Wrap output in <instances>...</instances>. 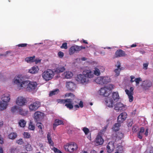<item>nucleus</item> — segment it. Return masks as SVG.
<instances>
[{
  "instance_id": "f257e3e1",
  "label": "nucleus",
  "mask_w": 153,
  "mask_h": 153,
  "mask_svg": "<svg viewBox=\"0 0 153 153\" xmlns=\"http://www.w3.org/2000/svg\"><path fill=\"white\" fill-rule=\"evenodd\" d=\"M66 97H70L71 98L66 99H59L58 102L61 103L65 104V106L67 108L71 110L74 107L76 110H77L79 107H83V102L82 101L76 98L75 95L71 93H67L65 94Z\"/></svg>"
},
{
  "instance_id": "f03ea898",
  "label": "nucleus",
  "mask_w": 153,
  "mask_h": 153,
  "mask_svg": "<svg viewBox=\"0 0 153 153\" xmlns=\"http://www.w3.org/2000/svg\"><path fill=\"white\" fill-rule=\"evenodd\" d=\"M63 147L66 152L70 153L73 152L78 148L77 144L73 142L66 143Z\"/></svg>"
},
{
  "instance_id": "7ed1b4c3",
  "label": "nucleus",
  "mask_w": 153,
  "mask_h": 153,
  "mask_svg": "<svg viewBox=\"0 0 153 153\" xmlns=\"http://www.w3.org/2000/svg\"><path fill=\"white\" fill-rule=\"evenodd\" d=\"M54 75L53 71L51 69H48L42 74L43 79L46 81H48L52 79Z\"/></svg>"
},
{
  "instance_id": "20e7f679",
  "label": "nucleus",
  "mask_w": 153,
  "mask_h": 153,
  "mask_svg": "<svg viewBox=\"0 0 153 153\" xmlns=\"http://www.w3.org/2000/svg\"><path fill=\"white\" fill-rule=\"evenodd\" d=\"M111 79L110 78L107 76H100L98 77L95 79V82L97 84L101 85L107 84L110 82Z\"/></svg>"
},
{
  "instance_id": "39448f33",
  "label": "nucleus",
  "mask_w": 153,
  "mask_h": 153,
  "mask_svg": "<svg viewBox=\"0 0 153 153\" xmlns=\"http://www.w3.org/2000/svg\"><path fill=\"white\" fill-rule=\"evenodd\" d=\"M75 79L77 82L82 84H86L89 81L88 77L83 74L77 75L75 77Z\"/></svg>"
},
{
  "instance_id": "423d86ee",
  "label": "nucleus",
  "mask_w": 153,
  "mask_h": 153,
  "mask_svg": "<svg viewBox=\"0 0 153 153\" xmlns=\"http://www.w3.org/2000/svg\"><path fill=\"white\" fill-rule=\"evenodd\" d=\"M85 47L82 46H79L76 45L72 46L69 49V53L70 55H72L75 52H78L82 49H85Z\"/></svg>"
},
{
  "instance_id": "0eeeda50",
  "label": "nucleus",
  "mask_w": 153,
  "mask_h": 153,
  "mask_svg": "<svg viewBox=\"0 0 153 153\" xmlns=\"http://www.w3.org/2000/svg\"><path fill=\"white\" fill-rule=\"evenodd\" d=\"M41 105V102L38 101L32 102L28 107L30 111H35L37 110Z\"/></svg>"
},
{
  "instance_id": "6e6552de",
  "label": "nucleus",
  "mask_w": 153,
  "mask_h": 153,
  "mask_svg": "<svg viewBox=\"0 0 153 153\" xmlns=\"http://www.w3.org/2000/svg\"><path fill=\"white\" fill-rule=\"evenodd\" d=\"M27 89V91L31 92L35 89L37 84L36 82H32L29 80Z\"/></svg>"
},
{
  "instance_id": "1a4fd4ad",
  "label": "nucleus",
  "mask_w": 153,
  "mask_h": 153,
  "mask_svg": "<svg viewBox=\"0 0 153 153\" xmlns=\"http://www.w3.org/2000/svg\"><path fill=\"white\" fill-rule=\"evenodd\" d=\"M127 114L125 112H123L120 114L117 117V122L120 123H123L126 119Z\"/></svg>"
},
{
  "instance_id": "9d476101",
  "label": "nucleus",
  "mask_w": 153,
  "mask_h": 153,
  "mask_svg": "<svg viewBox=\"0 0 153 153\" xmlns=\"http://www.w3.org/2000/svg\"><path fill=\"white\" fill-rule=\"evenodd\" d=\"M125 107L124 105L120 102H117L114 105V109L117 111H121L124 109Z\"/></svg>"
},
{
  "instance_id": "9b49d317",
  "label": "nucleus",
  "mask_w": 153,
  "mask_h": 153,
  "mask_svg": "<svg viewBox=\"0 0 153 153\" xmlns=\"http://www.w3.org/2000/svg\"><path fill=\"white\" fill-rule=\"evenodd\" d=\"M82 74L88 77V79L89 78H92L94 76L93 73L90 70H84L82 72Z\"/></svg>"
},
{
  "instance_id": "f8f14e48",
  "label": "nucleus",
  "mask_w": 153,
  "mask_h": 153,
  "mask_svg": "<svg viewBox=\"0 0 153 153\" xmlns=\"http://www.w3.org/2000/svg\"><path fill=\"white\" fill-rule=\"evenodd\" d=\"M100 94L101 95H102L104 97H108L110 95L108 90L105 87L101 88L100 90Z\"/></svg>"
},
{
  "instance_id": "ddd939ff",
  "label": "nucleus",
  "mask_w": 153,
  "mask_h": 153,
  "mask_svg": "<svg viewBox=\"0 0 153 153\" xmlns=\"http://www.w3.org/2000/svg\"><path fill=\"white\" fill-rule=\"evenodd\" d=\"M28 82L29 80L24 81L22 82L20 81V90L25 89L27 91Z\"/></svg>"
},
{
  "instance_id": "4468645a",
  "label": "nucleus",
  "mask_w": 153,
  "mask_h": 153,
  "mask_svg": "<svg viewBox=\"0 0 153 153\" xmlns=\"http://www.w3.org/2000/svg\"><path fill=\"white\" fill-rule=\"evenodd\" d=\"M114 149V142L112 141L109 142L107 146V150L108 152L111 153L112 152Z\"/></svg>"
},
{
  "instance_id": "2eb2a0df",
  "label": "nucleus",
  "mask_w": 153,
  "mask_h": 153,
  "mask_svg": "<svg viewBox=\"0 0 153 153\" xmlns=\"http://www.w3.org/2000/svg\"><path fill=\"white\" fill-rule=\"evenodd\" d=\"M126 54L125 52L121 49H119L116 51L114 56L115 58L125 56Z\"/></svg>"
},
{
  "instance_id": "dca6fc26",
  "label": "nucleus",
  "mask_w": 153,
  "mask_h": 153,
  "mask_svg": "<svg viewBox=\"0 0 153 153\" xmlns=\"http://www.w3.org/2000/svg\"><path fill=\"white\" fill-rule=\"evenodd\" d=\"M43 113L39 111L36 112L34 114V119L36 122L40 121L42 117Z\"/></svg>"
},
{
  "instance_id": "f3484780",
  "label": "nucleus",
  "mask_w": 153,
  "mask_h": 153,
  "mask_svg": "<svg viewBox=\"0 0 153 153\" xmlns=\"http://www.w3.org/2000/svg\"><path fill=\"white\" fill-rule=\"evenodd\" d=\"M113 100L111 98H110L108 97L105 101L106 105L109 107H113L114 106Z\"/></svg>"
},
{
  "instance_id": "a211bd4d",
  "label": "nucleus",
  "mask_w": 153,
  "mask_h": 153,
  "mask_svg": "<svg viewBox=\"0 0 153 153\" xmlns=\"http://www.w3.org/2000/svg\"><path fill=\"white\" fill-rule=\"evenodd\" d=\"M10 96L9 94H4L1 98L2 101L8 103L10 99Z\"/></svg>"
},
{
  "instance_id": "6ab92c4d",
  "label": "nucleus",
  "mask_w": 153,
  "mask_h": 153,
  "mask_svg": "<svg viewBox=\"0 0 153 153\" xmlns=\"http://www.w3.org/2000/svg\"><path fill=\"white\" fill-rule=\"evenodd\" d=\"M95 142L96 145H101L103 144L104 140L101 136L100 135H98L95 139Z\"/></svg>"
},
{
  "instance_id": "aec40b11",
  "label": "nucleus",
  "mask_w": 153,
  "mask_h": 153,
  "mask_svg": "<svg viewBox=\"0 0 153 153\" xmlns=\"http://www.w3.org/2000/svg\"><path fill=\"white\" fill-rule=\"evenodd\" d=\"M27 101L26 99L23 97H20V107L26 105Z\"/></svg>"
},
{
  "instance_id": "412c9836",
  "label": "nucleus",
  "mask_w": 153,
  "mask_h": 153,
  "mask_svg": "<svg viewBox=\"0 0 153 153\" xmlns=\"http://www.w3.org/2000/svg\"><path fill=\"white\" fill-rule=\"evenodd\" d=\"M39 70V68L36 66H35L32 67L31 69L29 70V72L30 73L34 74L38 73Z\"/></svg>"
},
{
  "instance_id": "4be33fe9",
  "label": "nucleus",
  "mask_w": 153,
  "mask_h": 153,
  "mask_svg": "<svg viewBox=\"0 0 153 153\" xmlns=\"http://www.w3.org/2000/svg\"><path fill=\"white\" fill-rule=\"evenodd\" d=\"M26 108L23 109L21 107H20V114L25 116L27 115L28 113V111L27 109V107L25 106Z\"/></svg>"
},
{
  "instance_id": "5701e85b",
  "label": "nucleus",
  "mask_w": 153,
  "mask_h": 153,
  "mask_svg": "<svg viewBox=\"0 0 153 153\" xmlns=\"http://www.w3.org/2000/svg\"><path fill=\"white\" fill-rule=\"evenodd\" d=\"M8 105V103L4 102L2 101H0V111H2L6 109Z\"/></svg>"
},
{
  "instance_id": "b1692460",
  "label": "nucleus",
  "mask_w": 153,
  "mask_h": 153,
  "mask_svg": "<svg viewBox=\"0 0 153 153\" xmlns=\"http://www.w3.org/2000/svg\"><path fill=\"white\" fill-rule=\"evenodd\" d=\"M143 86L145 88H147L151 87L152 85L151 81L148 80H146L143 82Z\"/></svg>"
},
{
  "instance_id": "393cba45",
  "label": "nucleus",
  "mask_w": 153,
  "mask_h": 153,
  "mask_svg": "<svg viewBox=\"0 0 153 153\" xmlns=\"http://www.w3.org/2000/svg\"><path fill=\"white\" fill-rule=\"evenodd\" d=\"M125 91L126 94L128 95V98L129 99V101L130 102H131L133 101V94L129 93V90L128 89H126Z\"/></svg>"
},
{
  "instance_id": "a878e982",
  "label": "nucleus",
  "mask_w": 153,
  "mask_h": 153,
  "mask_svg": "<svg viewBox=\"0 0 153 153\" xmlns=\"http://www.w3.org/2000/svg\"><path fill=\"white\" fill-rule=\"evenodd\" d=\"M121 123H115L112 128L113 131H118L120 129V127L121 126Z\"/></svg>"
},
{
  "instance_id": "bb28decb",
  "label": "nucleus",
  "mask_w": 153,
  "mask_h": 153,
  "mask_svg": "<svg viewBox=\"0 0 153 153\" xmlns=\"http://www.w3.org/2000/svg\"><path fill=\"white\" fill-rule=\"evenodd\" d=\"M54 125L55 126H58L60 125H63V122L62 120H59V119H56L55 120L54 122Z\"/></svg>"
},
{
  "instance_id": "cd10ccee",
  "label": "nucleus",
  "mask_w": 153,
  "mask_h": 153,
  "mask_svg": "<svg viewBox=\"0 0 153 153\" xmlns=\"http://www.w3.org/2000/svg\"><path fill=\"white\" fill-rule=\"evenodd\" d=\"M65 68L64 67L60 66L56 68L55 72L57 73L62 72L65 70Z\"/></svg>"
},
{
  "instance_id": "c85d7f7f",
  "label": "nucleus",
  "mask_w": 153,
  "mask_h": 153,
  "mask_svg": "<svg viewBox=\"0 0 153 153\" xmlns=\"http://www.w3.org/2000/svg\"><path fill=\"white\" fill-rule=\"evenodd\" d=\"M47 138L49 144L51 146H53L54 145V143L51 139V134L50 133H48L47 134Z\"/></svg>"
},
{
  "instance_id": "c756f323",
  "label": "nucleus",
  "mask_w": 153,
  "mask_h": 153,
  "mask_svg": "<svg viewBox=\"0 0 153 153\" xmlns=\"http://www.w3.org/2000/svg\"><path fill=\"white\" fill-rule=\"evenodd\" d=\"M64 74L65 78L66 79H70L73 76L72 73L69 71L65 72Z\"/></svg>"
},
{
  "instance_id": "7c9ffc66",
  "label": "nucleus",
  "mask_w": 153,
  "mask_h": 153,
  "mask_svg": "<svg viewBox=\"0 0 153 153\" xmlns=\"http://www.w3.org/2000/svg\"><path fill=\"white\" fill-rule=\"evenodd\" d=\"M114 137L118 140H120L124 137V134L120 132H117L116 133Z\"/></svg>"
},
{
  "instance_id": "2f4dec72",
  "label": "nucleus",
  "mask_w": 153,
  "mask_h": 153,
  "mask_svg": "<svg viewBox=\"0 0 153 153\" xmlns=\"http://www.w3.org/2000/svg\"><path fill=\"white\" fill-rule=\"evenodd\" d=\"M35 56H33L32 57H27L25 59V60L28 63H31L34 61Z\"/></svg>"
},
{
  "instance_id": "473e14b6",
  "label": "nucleus",
  "mask_w": 153,
  "mask_h": 153,
  "mask_svg": "<svg viewBox=\"0 0 153 153\" xmlns=\"http://www.w3.org/2000/svg\"><path fill=\"white\" fill-rule=\"evenodd\" d=\"M112 97L113 100H117L119 98V96L118 92H113L112 94Z\"/></svg>"
},
{
  "instance_id": "72a5a7b5",
  "label": "nucleus",
  "mask_w": 153,
  "mask_h": 153,
  "mask_svg": "<svg viewBox=\"0 0 153 153\" xmlns=\"http://www.w3.org/2000/svg\"><path fill=\"white\" fill-rule=\"evenodd\" d=\"M17 136V134L16 133H11L8 135L9 138L11 139H14Z\"/></svg>"
},
{
  "instance_id": "f704fd0d",
  "label": "nucleus",
  "mask_w": 153,
  "mask_h": 153,
  "mask_svg": "<svg viewBox=\"0 0 153 153\" xmlns=\"http://www.w3.org/2000/svg\"><path fill=\"white\" fill-rule=\"evenodd\" d=\"M59 92V90L58 89H56L51 91L49 94V96H51L53 95L57 94Z\"/></svg>"
},
{
  "instance_id": "c9c22d12",
  "label": "nucleus",
  "mask_w": 153,
  "mask_h": 153,
  "mask_svg": "<svg viewBox=\"0 0 153 153\" xmlns=\"http://www.w3.org/2000/svg\"><path fill=\"white\" fill-rule=\"evenodd\" d=\"M101 70H100L101 71ZM100 72L99 70V68L97 67H95L94 70V74L97 76H99L100 74Z\"/></svg>"
},
{
  "instance_id": "e433bc0d",
  "label": "nucleus",
  "mask_w": 153,
  "mask_h": 153,
  "mask_svg": "<svg viewBox=\"0 0 153 153\" xmlns=\"http://www.w3.org/2000/svg\"><path fill=\"white\" fill-rule=\"evenodd\" d=\"M13 82L14 84L18 85L19 83V75L15 77L13 80Z\"/></svg>"
},
{
  "instance_id": "4c0bfd02",
  "label": "nucleus",
  "mask_w": 153,
  "mask_h": 153,
  "mask_svg": "<svg viewBox=\"0 0 153 153\" xmlns=\"http://www.w3.org/2000/svg\"><path fill=\"white\" fill-rule=\"evenodd\" d=\"M108 90L109 94H110L111 93V90L114 88V86L112 84H109L106 87H105Z\"/></svg>"
},
{
  "instance_id": "58836bf2",
  "label": "nucleus",
  "mask_w": 153,
  "mask_h": 153,
  "mask_svg": "<svg viewBox=\"0 0 153 153\" xmlns=\"http://www.w3.org/2000/svg\"><path fill=\"white\" fill-rule=\"evenodd\" d=\"M25 146V149L27 151H30L32 149V147L31 145L29 144L27 142H26V145Z\"/></svg>"
},
{
  "instance_id": "ea45409f",
  "label": "nucleus",
  "mask_w": 153,
  "mask_h": 153,
  "mask_svg": "<svg viewBox=\"0 0 153 153\" xmlns=\"http://www.w3.org/2000/svg\"><path fill=\"white\" fill-rule=\"evenodd\" d=\"M123 69V67H121L120 68H117L115 69L114 70V72L116 74V76H118L120 74V71Z\"/></svg>"
},
{
  "instance_id": "a19ab883",
  "label": "nucleus",
  "mask_w": 153,
  "mask_h": 153,
  "mask_svg": "<svg viewBox=\"0 0 153 153\" xmlns=\"http://www.w3.org/2000/svg\"><path fill=\"white\" fill-rule=\"evenodd\" d=\"M26 122L24 120H20V126L21 127H24L26 125Z\"/></svg>"
},
{
  "instance_id": "79ce46f5",
  "label": "nucleus",
  "mask_w": 153,
  "mask_h": 153,
  "mask_svg": "<svg viewBox=\"0 0 153 153\" xmlns=\"http://www.w3.org/2000/svg\"><path fill=\"white\" fill-rule=\"evenodd\" d=\"M36 125L39 129V132H42L43 131L42 129L43 125L42 124L40 123H37L36 124Z\"/></svg>"
},
{
  "instance_id": "37998d69",
  "label": "nucleus",
  "mask_w": 153,
  "mask_h": 153,
  "mask_svg": "<svg viewBox=\"0 0 153 153\" xmlns=\"http://www.w3.org/2000/svg\"><path fill=\"white\" fill-rule=\"evenodd\" d=\"M28 128L29 129L32 130H34L35 129V126L33 124L32 122H30Z\"/></svg>"
},
{
  "instance_id": "c03bdc74",
  "label": "nucleus",
  "mask_w": 153,
  "mask_h": 153,
  "mask_svg": "<svg viewBox=\"0 0 153 153\" xmlns=\"http://www.w3.org/2000/svg\"><path fill=\"white\" fill-rule=\"evenodd\" d=\"M19 108V107L16 105H15L12 107L11 110V111L13 113H15L16 111Z\"/></svg>"
},
{
  "instance_id": "a18cd8bd",
  "label": "nucleus",
  "mask_w": 153,
  "mask_h": 153,
  "mask_svg": "<svg viewBox=\"0 0 153 153\" xmlns=\"http://www.w3.org/2000/svg\"><path fill=\"white\" fill-rule=\"evenodd\" d=\"M134 81L136 82V85L137 86L138 85L140 82L141 81L142 79L140 77H138L135 79Z\"/></svg>"
},
{
  "instance_id": "49530a36",
  "label": "nucleus",
  "mask_w": 153,
  "mask_h": 153,
  "mask_svg": "<svg viewBox=\"0 0 153 153\" xmlns=\"http://www.w3.org/2000/svg\"><path fill=\"white\" fill-rule=\"evenodd\" d=\"M24 137L25 138H29L30 136L29 133L27 132H24L23 134Z\"/></svg>"
},
{
  "instance_id": "de8ad7c7",
  "label": "nucleus",
  "mask_w": 153,
  "mask_h": 153,
  "mask_svg": "<svg viewBox=\"0 0 153 153\" xmlns=\"http://www.w3.org/2000/svg\"><path fill=\"white\" fill-rule=\"evenodd\" d=\"M52 150L54 151L55 153H62L61 151L55 147H53Z\"/></svg>"
},
{
  "instance_id": "09e8293b",
  "label": "nucleus",
  "mask_w": 153,
  "mask_h": 153,
  "mask_svg": "<svg viewBox=\"0 0 153 153\" xmlns=\"http://www.w3.org/2000/svg\"><path fill=\"white\" fill-rule=\"evenodd\" d=\"M82 130L85 135L88 134V133L89 132V129L88 128L86 127H84L83 128Z\"/></svg>"
},
{
  "instance_id": "8fccbe9b",
  "label": "nucleus",
  "mask_w": 153,
  "mask_h": 153,
  "mask_svg": "<svg viewBox=\"0 0 153 153\" xmlns=\"http://www.w3.org/2000/svg\"><path fill=\"white\" fill-rule=\"evenodd\" d=\"M61 49H67L68 48L67 43L66 42L63 43L60 47Z\"/></svg>"
},
{
  "instance_id": "3c124183",
  "label": "nucleus",
  "mask_w": 153,
  "mask_h": 153,
  "mask_svg": "<svg viewBox=\"0 0 153 153\" xmlns=\"http://www.w3.org/2000/svg\"><path fill=\"white\" fill-rule=\"evenodd\" d=\"M74 85V83L72 82H69L67 83L66 85V87L69 89H71V86Z\"/></svg>"
},
{
  "instance_id": "603ef678",
  "label": "nucleus",
  "mask_w": 153,
  "mask_h": 153,
  "mask_svg": "<svg viewBox=\"0 0 153 153\" xmlns=\"http://www.w3.org/2000/svg\"><path fill=\"white\" fill-rule=\"evenodd\" d=\"M138 127L136 126H133L132 129V131L134 132H136L137 131Z\"/></svg>"
},
{
  "instance_id": "864d4df0",
  "label": "nucleus",
  "mask_w": 153,
  "mask_h": 153,
  "mask_svg": "<svg viewBox=\"0 0 153 153\" xmlns=\"http://www.w3.org/2000/svg\"><path fill=\"white\" fill-rule=\"evenodd\" d=\"M128 127H131L133 124V121L131 120H128Z\"/></svg>"
},
{
  "instance_id": "5fc2aeb1",
  "label": "nucleus",
  "mask_w": 153,
  "mask_h": 153,
  "mask_svg": "<svg viewBox=\"0 0 153 153\" xmlns=\"http://www.w3.org/2000/svg\"><path fill=\"white\" fill-rule=\"evenodd\" d=\"M58 55L59 57L62 58L64 56V54L62 52L59 51L58 53Z\"/></svg>"
},
{
  "instance_id": "6e6d98bb",
  "label": "nucleus",
  "mask_w": 153,
  "mask_h": 153,
  "mask_svg": "<svg viewBox=\"0 0 153 153\" xmlns=\"http://www.w3.org/2000/svg\"><path fill=\"white\" fill-rule=\"evenodd\" d=\"M98 68H99V70H101V71H100V72L102 73L104 71H105V68L104 67L102 66V67H97Z\"/></svg>"
},
{
  "instance_id": "4d7b16f0",
  "label": "nucleus",
  "mask_w": 153,
  "mask_h": 153,
  "mask_svg": "<svg viewBox=\"0 0 153 153\" xmlns=\"http://www.w3.org/2000/svg\"><path fill=\"white\" fill-rule=\"evenodd\" d=\"M117 65H115V66L117 68H120L121 64L119 61L117 62Z\"/></svg>"
},
{
  "instance_id": "13d9d810",
  "label": "nucleus",
  "mask_w": 153,
  "mask_h": 153,
  "mask_svg": "<svg viewBox=\"0 0 153 153\" xmlns=\"http://www.w3.org/2000/svg\"><path fill=\"white\" fill-rule=\"evenodd\" d=\"M149 63H144L143 64V68L145 70H146L148 68V66Z\"/></svg>"
},
{
  "instance_id": "bf43d9fd",
  "label": "nucleus",
  "mask_w": 153,
  "mask_h": 153,
  "mask_svg": "<svg viewBox=\"0 0 153 153\" xmlns=\"http://www.w3.org/2000/svg\"><path fill=\"white\" fill-rule=\"evenodd\" d=\"M26 143H24L22 139H20V145H22L24 147L25 146Z\"/></svg>"
},
{
  "instance_id": "052dcab7",
  "label": "nucleus",
  "mask_w": 153,
  "mask_h": 153,
  "mask_svg": "<svg viewBox=\"0 0 153 153\" xmlns=\"http://www.w3.org/2000/svg\"><path fill=\"white\" fill-rule=\"evenodd\" d=\"M145 131V128L143 127H141L140 128V131L138 132L139 133H143Z\"/></svg>"
},
{
  "instance_id": "680f3d73",
  "label": "nucleus",
  "mask_w": 153,
  "mask_h": 153,
  "mask_svg": "<svg viewBox=\"0 0 153 153\" xmlns=\"http://www.w3.org/2000/svg\"><path fill=\"white\" fill-rule=\"evenodd\" d=\"M130 79H131L130 80V82L131 83H132L135 81H134V80H133V79H135V77L133 76H130Z\"/></svg>"
},
{
  "instance_id": "e2e57ef3",
  "label": "nucleus",
  "mask_w": 153,
  "mask_h": 153,
  "mask_svg": "<svg viewBox=\"0 0 153 153\" xmlns=\"http://www.w3.org/2000/svg\"><path fill=\"white\" fill-rule=\"evenodd\" d=\"M137 137L138 138L140 139H142V133H140L138 132Z\"/></svg>"
},
{
  "instance_id": "0e129e2a",
  "label": "nucleus",
  "mask_w": 153,
  "mask_h": 153,
  "mask_svg": "<svg viewBox=\"0 0 153 153\" xmlns=\"http://www.w3.org/2000/svg\"><path fill=\"white\" fill-rule=\"evenodd\" d=\"M4 143V140L3 138L1 136L0 134V143L1 144H3Z\"/></svg>"
},
{
  "instance_id": "69168bd1",
  "label": "nucleus",
  "mask_w": 153,
  "mask_h": 153,
  "mask_svg": "<svg viewBox=\"0 0 153 153\" xmlns=\"http://www.w3.org/2000/svg\"><path fill=\"white\" fill-rule=\"evenodd\" d=\"M133 90V88L132 87H131L129 89V93L134 94Z\"/></svg>"
},
{
  "instance_id": "338daca9",
  "label": "nucleus",
  "mask_w": 153,
  "mask_h": 153,
  "mask_svg": "<svg viewBox=\"0 0 153 153\" xmlns=\"http://www.w3.org/2000/svg\"><path fill=\"white\" fill-rule=\"evenodd\" d=\"M27 44L26 43L20 44V47H24L27 46Z\"/></svg>"
},
{
  "instance_id": "774afa93",
  "label": "nucleus",
  "mask_w": 153,
  "mask_h": 153,
  "mask_svg": "<svg viewBox=\"0 0 153 153\" xmlns=\"http://www.w3.org/2000/svg\"><path fill=\"white\" fill-rule=\"evenodd\" d=\"M10 52L9 51H7L4 54H1V55L2 56H6L7 55L8 53H10Z\"/></svg>"
}]
</instances>
